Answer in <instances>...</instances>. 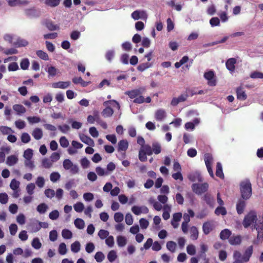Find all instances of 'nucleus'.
<instances>
[{
	"mask_svg": "<svg viewBox=\"0 0 263 263\" xmlns=\"http://www.w3.org/2000/svg\"><path fill=\"white\" fill-rule=\"evenodd\" d=\"M63 167L66 170H69L72 174L78 173L79 168L77 164H74L70 160L68 159H65L63 162Z\"/></svg>",
	"mask_w": 263,
	"mask_h": 263,
	"instance_id": "5",
	"label": "nucleus"
},
{
	"mask_svg": "<svg viewBox=\"0 0 263 263\" xmlns=\"http://www.w3.org/2000/svg\"><path fill=\"white\" fill-rule=\"evenodd\" d=\"M117 258V252L115 250L110 251L107 254V259L110 262L114 261Z\"/></svg>",
	"mask_w": 263,
	"mask_h": 263,
	"instance_id": "48",
	"label": "nucleus"
},
{
	"mask_svg": "<svg viewBox=\"0 0 263 263\" xmlns=\"http://www.w3.org/2000/svg\"><path fill=\"white\" fill-rule=\"evenodd\" d=\"M236 62V60L234 58L228 59L226 63L227 69L231 71H233L235 69V64Z\"/></svg>",
	"mask_w": 263,
	"mask_h": 263,
	"instance_id": "29",
	"label": "nucleus"
},
{
	"mask_svg": "<svg viewBox=\"0 0 263 263\" xmlns=\"http://www.w3.org/2000/svg\"><path fill=\"white\" fill-rule=\"evenodd\" d=\"M192 191L197 195H200L206 192L209 189V184L207 182L202 183H193L192 185Z\"/></svg>",
	"mask_w": 263,
	"mask_h": 263,
	"instance_id": "4",
	"label": "nucleus"
},
{
	"mask_svg": "<svg viewBox=\"0 0 263 263\" xmlns=\"http://www.w3.org/2000/svg\"><path fill=\"white\" fill-rule=\"evenodd\" d=\"M35 189V184L34 183H30L26 185V190L27 194L32 195L34 194V190Z\"/></svg>",
	"mask_w": 263,
	"mask_h": 263,
	"instance_id": "43",
	"label": "nucleus"
},
{
	"mask_svg": "<svg viewBox=\"0 0 263 263\" xmlns=\"http://www.w3.org/2000/svg\"><path fill=\"white\" fill-rule=\"evenodd\" d=\"M166 247L168 251L172 253H174L177 248V244L173 241H168L166 242Z\"/></svg>",
	"mask_w": 263,
	"mask_h": 263,
	"instance_id": "37",
	"label": "nucleus"
},
{
	"mask_svg": "<svg viewBox=\"0 0 263 263\" xmlns=\"http://www.w3.org/2000/svg\"><path fill=\"white\" fill-rule=\"evenodd\" d=\"M18 161V156L15 155H12L7 157L6 163L7 165L12 166L17 163Z\"/></svg>",
	"mask_w": 263,
	"mask_h": 263,
	"instance_id": "19",
	"label": "nucleus"
},
{
	"mask_svg": "<svg viewBox=\"0 0 263 263\" xmlns=\"http://www.w3.org/2000/svg\"><path fill=\"white\" fill-rule=\"evenodd\" d=\"M28 228L32 233H35L40 230L39 221L32 220L29 224Z\"/></svg>",
	"mask_w": 263,
	"mask_h": 263,
	"instance_id": "15",
	"label": "nucleus"
},
{
	"mask_svg": "<svg viewBox=\"0 0 263 263\" xmlns=\"http://www.w3.org/2000/svg\"><path fill=\"white\" fill-rule=\"evenodd\" d=\"M215 213L217 215H221L224 216L227 214V211L224 207L220 206L217 207L216 209V210L215 211Z\"/></svg>",
	"mask_w": 263,
	"mask_h": 263,
	"instance_id": "63",
	"label": "nucleus"
},
{
	"mask_svg": "<svg viewBox=\"0 0 263 263\" xmlns=\"http://www.w3.org/2000/svg\"><path fill=\"white\" fill-rule=\"evenodd\" d=\"M45 70L48 74V78L54 77L60 73L59 70L53 66H47Z\"/></svg>",
	"mask_w": 263,
	"mask_h": 263,
	"instance_id": "20",
	"label": "nucleus"
},
{
	"mask_svg": "<svg viewBox=\"0 0 263 263\" xmlns=\"http://www.w3.org/2000/svg\"><path fill=\"white\" fill-rule=\"evenodd\" d=\"M149 202H150V203L153 204L154 209L156 210H157L158 211H161L162 210V205L159 202H158L157 201H155L153 199H151L149 200Z\"/></svg>",
	"mask_w": 263,
	"mask_h": 263,
	"instance_id": "57",
	"label": "nucleus"
},
{
	"mask_svg": "<svg viewBox=\"0 0 263 263\" xmlns=\"http://www.w3.org/2000/svg\"><path fill=\"white\" fill-rule=\"evenodd\" d=\"M114 104H115L117 105V108L118 109H120V106L119 103L115 100H111L105 101L103 103V105L106 107L105 109H103V110L102 112V115L104 117L107 118L111 117L112 115L114 113V110L111 107H108V105L109 104L113 105Z\"/></svg>",
	"mask_w": 263,
	"mask_h": 263,
	"instance_id": "3",
	"label": "nucleus"
},
{
	"mask_svg": "<svg viewBox=\"0 0 263 263\" xmlns=\"http://www.w3.org/2000/svg\"><path fill=\"white\" fill-rule=\"evenodd\" d=\"M33 151L31 148L26 149L23 154V157L25 160L32 159Z\"/></svg>",
	"mask_w": 263,
	"mask_h": 263,
	"instance_id": "41",
	"label": "nucleus"
},
{
	"mask_svg": "<svg viewBox=\"0 0 263 263\" xmlns=\"http://www.w3.org/2000/svg\"><path fill=\"white\" fill-rule=\"evenodd\" d=\"M182 217V214L180 212L175 213L173 215L171 223L174 229H176L179 227V222L180 221Z\"/></svg>",
	"mask_w": 263,
	"mask_h": 263,
	"instance_id": "10",
	"label": "nucleus"
},
{
	"mask_svg": "<svg viewBox=\"0 0 263 263\" xmlns=\"http://www.w3.org/2000/svg\"><path fill=\"white\" fill-rule=\"evenodd\" d=\"M95 170L97 174L100 177L108 176L106 170L103 167L100 166H97Z\"/></svg>",
	"mask_w": 263,
	"mask_h": 263,
	"instance_id": "54",
	"label": "nucleus"
},
{
	"mask_svg": "<svg viewBox=\"0 0 263 263\" xmlns=\"http://www.w3.org/2000/svg\"><path fill=\"white\" fill-rule=\"evenodd\" d=\"M203 199L210 206H213L214 203V199L209 194H206L203 197Z\"/></svg>",
	"mask_w": 263,
	"mask_h": 263,
	"instance_id": "38",
	"label": "nucleus"
},
{
	"mask_svg": "<svg viewBox=\"0 0 263 263\" xmlns=\"http://www.w3.org/2000/svg\"><path fill=\"white\" fill-rule=\"evenodd\" d=\"M28 44V42L20 37H16L15 41L13 43V45L17 47H25Z\"/></svg>",
	"mask_w": 263,
	"mask_h": 263,
	"instance_id": "25",
	"label": "nucleus"
},
{
	"mask_svg": "<svg viewBox=\"0 0 263 263\" xmlns=\"http://www.w3.org/2000/svg\"><path fill=\"white\" fill-rule=\"evenodd\" d=\"M70 82L69 81H60L53 83L51 85L52 87L54 88L66 89L70 86Z\"/></svg>",
	"mask_w": 263,
	"mask_h": 263,
	"instance_id": "18",
	"label": "nucleus"
},
{
	"mask_svg": "<svg viewBox=\"0 0 263 263\" xmlns=\"http://www.w3.org/2000/svg\"><path fill=\"white\" fill-rule=\"evenodd\" d=\"M145 91V88L144 87H140L138 88L126 91L125 92V94L128 96L130 99H135L139 95H142Z\"/></svg>",
	"mask_w": 263,
	"mask_h": 263,
	"instance_id": "6",
	"label": "nucleus"
},
{
	"mask_svg": "<svg viewBox=\"0 0 263 263\" xmlns=\"http://www.w3.org/2000/svg\"><path fill=\"white\" fill-rule=\"evenodd\" d=\"M128 147V142L126 140H122L118 142V150L119 152H125Z\"/></svg>",
	"mask_w": 263,
	"mask_h": 263,
	"instance_id": "24",
	"label": "nucleus"
},
{
	"mask_svg": "<svg viewBox=\"0 0 263 263\" xmlns=\"http://www.w3.org/2000/svg\"><path fill=\"white\" fill-rule=\"evenodd\" d=\"M31 246L36 250L40 249L42 247V243L40 242L39 238L37 237L34 238L32 241Z\"/></svg>",
	"mask_w": 263,
	"mask_h": 263,
	"instance_id": "45",
	"label": "nucleus"
},
{
	"mask_svg": "<svg viewBox=\"0 0 263 263\" xmlns=\"http://www.w3.org/2000/svg\"><path fill=\"white\" fill-rule=\"evenodd\" d=\"M59 253L61 255L66 254L67 252V249L66 244L64 242L60 243L58 247Z\"/></svg>",
	"mask_w": 263,
	"mask_h": 263,
	"instance_id": "42",
	"label": "nucleus"
},
{
	"mask_svg": "<svg viewBox=\"0 0 263 263\" xmlns=\"http://www.w3.org/2000/svg\"><path fill=\"white\" fill-rule=\"evenodd\" d=\"M48 209V206L45 203H42L39 204L36 207V211L40 214H45Z\"/></svg>",
	"mask_w": 263,
	"mask_h": 263,
	"instance_id": "33",
	"label": "nucleus"
},
{
	"mask_svg": "<svg viewBox=\"0 0 263 263\" xmlns=\"http://www.w3.org/2000/svg\"><path fill=\"white\" fill-rule=\"evenodd\" d=\"M20 185V181L16 180L15 179H13L10 183V187L12 190L19 189Z\"/></svg>",
	"mask_w": 263,
	"mask_h": 263,
	"instance_id": "56",
	"label": "nucleus"
},
{
	"mask_svg": "<svg viewBox=\"0 0 263 263\" xmlns=\"http://www.w3.org/2000/svg\"><path fill=\"white\" fill-rule=\"evenodd\" d=\"M36 55L41 59L47 61L49 60V57L47 53L42 50H37L36 51Z\"/></svg>",
	"mask_w": 263,
	"mask_h": 263,
	"instance_id": "61",
	"label": "nucleus"
},
{
	"mask_svg": "<svg viewBox=\"0 0 263 263\" xmlns=\"http://www.w3.org/2000/svg\"><path fill=\"white\" fill-rule=\"evenodd\" d=\"M117 243L119 247L122 248L126 245L127 239L123 236H118L117 237Z\"/></svg>",
	"mask_w": 263,
	"mask_h": 263,
	"instance_id": "31",
	"label": "nucleus"
},
{
	"mask_svg": "<svg viewBox=\"0 0 263 263\" xmlns=\"http://www.w3.org/2000/svg\"><path fill=\"white\" fill-rule=\"evenodd\" d=\"M204 160L205 165H212L213 162V158L212 156L210 154H205L204 155Z\"/></svg>",
	"mask_w": 263,
	"mask_h": 263,
	"instance_id": "50",
	"label": "nucleus"
},
{
	"mask_svg": "<svg viewBox=\"0 0 263 263\" xmlns=\"http://www.w3.org/2000/svg\"><path fill=\"white\" fill-rule=\"evenodd\" d=\"M253 251V248L252 246H249L248 248H247L245 252L242 255V262H248L250 257L251 256Z\"/></svg>",
	"mask_w": 263,
	"mask_h": 263,
	"instance_id": "14",
	"label": "nucleus"
},
{
	"mask_svg": "<svg viewBox=\"0 0 263 263\" xmlns=\"http://www.w3.org/2000/svg\"><path fill=\"white\" fill-rule=\"evenodd\" d=\"M32 135L35 140H40L43 137L42 130L40 128H35L32 131Z\"/></svg>",
	"mask_w": 263,
	"mask_h": 263,
	"instance_id": "30",
	"label": "nucleus"
},
{
	"mask_svg": "<svg viewBox=\"0 0 263 263\" xmlns=\"http://www.w3.org/2000/svg\"><path fill=\"white\" fill-rule=\"evenodd\" d=\"M229 243L232 245H238L241 241V237L240 236H232L229 240Z\"/></svg>",
	"mask_w": 263,
	"mask_h": 263,
	"instance_id": "34",
	"label": "nucleus"
},
{
	"mask_svg": "<svg viewBox=\"0 0 263 263\" xmlns=\"http://www.w3.org/2000/svg\"><path fill=\"white\" fill-rule=\"evenodd\" d=\"M153 152L155 154L158 155L161 152V146L159 143L158 142H154L152 143Z\"/></svg>",
	"mask_w": 263,
	"mask_h": 263,
	"instance_id": "39",
	"label": "nucleus"
},
{
	"mask_svg": "<svg viewBox=\"0 0 263 263\" xmlns=\"http://www.w3.org/2000/svg\"><path fill=\"white\" fill-rule=\"evenodd\" d=\"M0 132L3 135H7L10 133H13L14 131L10 127L5 126H0Z\"/></svg>",
	"mask_w": 263,
	"mask_h": 263,
	"instance_id": "60",
	"label": "nucleus"
},
{
	"mask_svg": "<svg viewBox=\"0 0 263 263\" xmlns=\"http://www.w3.org/2000/svg\"><path fill=\"white\" fill-rule=\"evenodd\" d=\"M188 96L186 94H182L179 96L178 98H174L171 101V104L175 106L177 105L179 103L185 101Z\"/></svg>",
	"mask_w": 263,
	"mask_h": 263,
	"instance_id": "17",
	"label": "nucleus"
},
{
	"mask_svg": "<svg viewBox=\"0 0 263 263\" xmlns=\"http://www.w3.org/2000/svg\"><path fill=\"white\" fill-rule=\"evenodd\" d=\"M216 175L221 179L224 178L222 165L220 162H217L216 164Z\"/></svg>",
	"mask_w": 263,
	"mask_h": 263,
	"instance_id": "35",
	"label": "nucleus"
},
{
	"mask_svg": "<svg viewBox=\"0 0 263 263\" xmlns=\"http://www.w3.org/2000/svg\"><path fill=\"white\" fill-rule=\"evenodd\" d=\"M131 16L134 20H145L147 17L146 12L144 10H136L132 13Z\"/></svg>",
	"mask_w": 263,
	"mask_h": 263,
	"instance_id": "8",
	"label": "nucleus"
},
{
	"mask_svg": "<svg viewBox=\"0 0 263 263\" xmlns=\"http://www.w3.org/2000/svg\"><path fill=\"white\" fill-rule=\"evenodd\" d=\"M140 149L148 156L152 155L153 154V152L152 146L151 147L149 145L146 144L141 146Z\"/></svg>",
	"mask_w": 263,
	"mask_h": 263,
	"instance_id": "53",
	"label": "nucleus"
},
{
	"mask_svg": "<svg viewBox=\"0 0 263 263\" xmlns=\"http://www.w3.org/2000/svg\"><path fill=\"white\" fill-rule=\"evenodd\" d=\"M166 117V112L163 109H157L155 113V118L159 122L163 121Z\"/></svg>",
	"mask_w": 263,
	"mask_h": 263,
	"instance_id": "11",
	"label": "nucleus"
},
{
	"mask_svg": "<svg viewBox=\"0 0 263 263\" xmlns=\"http://www.w3.org/2000/svg\"><path fill=\"white\" fill-rule=\"evenodd\" d=\"M131 210L132 212L136 215H139L141 213L147 214L149 211L148 209L145 205H134L132 208Z\"/></svg>",
	"mask_w": 263,
	"mask_h": 263,
	"instance_id": "7",
	"label": "nucleus"
},
{
	"mask_svg": "<svg viewBox=\"0 0 263 263\" xmlns=\"http://www.w3.org/2000/svg\"><path fill=\"white\" fill-rule=\"evenodd\" d=\"M62 237L66 239H69L72 237V232L68 229H63L62 231Z\"/></svg>",
	"mask_w": 263,
	"mask_h": 263,
	"instance_id": "52",
	"label": "nucleus"
},
{
	"mask_svg": "<svg viewBox=\"0 0 263 263\" xmlns=\"http://www.w3.org/2000/svg\"><path fill=\"white\" fill-rule=\"evenodd\" d=\"M70 249L71 251L74 253L79 252L81 249V244L80 242L78 241H76L71 243L70 246Z\"/></svg>",
	"mask_w": 263,
	"mask_h": 263,
	"instance_id": "36",
	"label": "nucleus"
},
{
	"mask_svg": "<svg viewBox=\"0 0 263 263\" xmlns=\"http://www.w3.org/2000/svg\"><path fill=\"white\" fill-rule=\"evenodd\" d=\"M242 225L245 228H250L252 231L256 230L257 232V237L253 241V243L258 245L263 240V217H257L256 213L250 211L244 217Z\"/></svg>",
	"mask_w": 263,
	"mask_h": 263,
	"instance_id": "1",
	"label": "nucleus"
},
{
	"mask_svg": "<svg viewBox=\"0 0 263 263\" xmlns=\"http://www.w3.org/2000/svg\"><path fill=\"white\" fill-rule=\"evenodd\" d=\"M25 13L30 17H37L39 16V13L34 8L25 9Z\"/></svg>",
	"mask_w": 263,
	"mask_h": 263,
	"instance_id": "28",
	"label": "nucleus"
},
{
	"mask_svg": "<svg viewBox=\"0 0 263 263\" xmlns=\"http://www.w3.org/2000/svg\"><path fill=\"white\" fill-rule=\"evenodd\" d=\"M74 224L76 228L79 229H83L84 228V221L81 218H77L74 220Z\"/></svg>",
	"mask_w": 263,
	"mask_h": 263,
	"instance_id": "44",
	"label": "nucleus"
},
{
	"mask_svg": "<svg viewBox=\"0 0 263 263\" xmlns=\"http://www.w3.org/2000/svg\"><path fill=\"white\" fill-rule=\"evenodd\" d=\"M79 138L81 141L85 144L91 146H95L94 141L89 137L84 134H79Z\"/></svg>",
	"mask_w": 263,
	"mask_h": 263,
	"instance_id": "16",
	"label": "nucleus"
},
{
	"mask_svg": "<svg viewBox=\"0 0 263 263\" xmlns=\"http://www.w3.org/2000/svg\"><path fill=\"white\" fill-rule=\"evenodd\" d=\"M236 93H237V98L238 100H245L247 96L246 93V91L244 90V88L242 87H239L236 89Z\"/></svg>",
	"mask_w": 263,
	"mask_h": 263,
	"instance_id": "23",
	"label": "nucleus"
},
{
	"mask_svg": "<svg viewBox=\"0 0 263 263\" xmlns=\"http://www.w3.org/2000/svg\"><path fill=\"white\" fill-rule=\"evenodd\" d=\"M234 258L235 260L234 262L236 263H243L242 262V255L239 251H235L233 254Z\"/></svg>",
	"mask_w": 263,
	"mask_h": 263,
	"instance_id": "51",
	"label": "nucleus"
},
{
	"mask_svg": "<svg viewBox=\"0 0 263 263\" xmlns=\"http://www.w3.org/2000/svg\"><path fill=\"white\" fill-rule=\"evenodd\" d=\"M27 119L30 124L37 123L41 121V118L37 116L28 117Z\"/></svg>",
	"mask_w": 263,
	"mask_h": 263,
	"instance_id": "62",
	"label": "nucleus"
},
{
	"mask_svg": "<svg viewBox=\"0 0 263 263\" xmlns=\"http://www.w3.org/2000/svg\"><path fill=\"white\" fill-rule=\"evenodd\" d=\"M188 179L192 182H202L203 178L201 174L198 172H194L190 173L187 176Z\"/></svg>",
	"mask_w": 263,
	"mask_h": 263,
	"instance_id": "9",
	"label": "nucleus"
},
{
	"mask_svg": "<svg viewBox=\"0 0 263 263\" xmlns=\"http://www.w3.org/2000/svg\"><path fill=\"white\" fill-rule=\"evenodd\" d=\"M84 208V204L81 202H78L73 205L74 210L77 213H81Z\"/></svg>",
	"mask_w": 263,
	"mask_h": 263,
	"instance_id": "46",
	"label": "nucleus"
},
{
	"mask_svg": "<svg viewBox=\"0 0 263 263\" xmlns=\"http://www.w3.org/2000/svg\"><path fill=\"white\" fill-rule=\"evenodd\" d=\"M24 165L30 171H33L35 167L34 162L32 159L25 160Z\"/></svg>",
	"mask_w": 263,
	"mask_h": 263,
	"instance_id": "40",
	"label": "nucleus"
},
{
	"mask_svg": "<svg viewBox=\"0 0 263 263\" xmlns=\"http://www.w3.org/2000/svg\"><path fill=\"white\" fill-rule=\"evenodd\" d=\"M109 234V233L108 231L103 229L100 230L98 233V236L102 240L106 239Z\"/></svg>",
	"mask_w": 263,
	"mask_h": 263,
	"instance_id": "58",
	"label": "nucleus"
},
{
	"mask_svg": "<svg viewBox=\"0 0 263 263\" xmlns=\"http://www.w3.org/2000/svg\"><path fill=\"white\" fill-rule=\"evenodd\" d=\"M17 36L12 33H6L4 35V40L9 43L13 45L14 42L15 41Z\"/></svg>",
	"mask_w": 263,
	"mask_h": 263,
	"instance_id": "27",
	"label": "nucleus"
},
{
	"mask_svg": "<svg viewBox=\"0 0 263 263\" xmlns=\"http://www.w3.org/2000/svg\"><path fill=\"white\" fill-rule=\"evenodd\" d=\"M45 25L50 31L58 30L60 29V26L58 24H55L51 20H46L44 23Z\"/></svg>",
	"mask_w": 263,
	"mask_h": 263,
	"instance_id": "22",
	"label": "nucleus"
},
{
	"mask_svg": "<svg viewBox=\"0 0 263 263\" xmlns=\"http://www.w3.org/2000/svg\"><path fill=\"white\" fill-rule=\"evenodd\" d=\"M152 64L150 63H144L138 65L137 69L140 71H143L146 69L151 67Z\"/></svg>",
	"mask_w": 263,
	"mask_h": 263,
	"instance_id": "59",
	"label": "nucleus"
},
{
	"mask_svg": "<svg viewBox=\"0 0 263 263\" xmlns=\"http://www.w3.org/2000/svg\"><path fill=\"white\" fill-rule=\"evenodd\" d=\"M13 109L16 112L17 115L21 116L26 112V109L21 104H15L12 107Z\"/></svg>",
	"mask_w": 263,
	"mask_h": 263,
	"instance_id": "26",
	"label": "nucleus"
},
{
	"mask_svg": "<svg viewBox=\"0 0 263 263\" xmlns=\"http://www.w3.org/2000/svg\"><path fill=\"white\" fill-rule=\"evenodd\" d=\"M241 197L243 199H249L252 195L251 184L250 181L246 180L241 182L240 185Z\"/></svg>",
	"mask_w": 263,
	"mask_h": 263,
	"instance_id": "2",
	"label": "nucleus"
},
{
	"mask_svg": "<svg viewBox=\"0 0 263 263\" xmlns=\"http://www.w3.org/2000/svg\"><path fill=\"white\" fill-rule=\"evenodd\" d=\"M60 3V0H45V4L50 7H55L58 6Z\"/></svg>",
	"mask_w": 263,
	"mask_h": 263,
	"instance_id": "49",
	"label": "nucleus"
},
{
	"mask_svg": "<svg viewBox=\"0 0 263 263\" xmlns=\"http://www.w3.org/2000/svg\"><path fill=\"white\" fill-rule=\"evenodd\" d=\"M231 232L229 229H226L222 230L220 233V237L221 239H228L231 235Z\"/></svg>",
	"mask_w": 263,
	"mask_h": 263,
	"instance_id": "47",
	"label": "nucleus"
},
{
	"mask_svg": "<svg viewBox=\"0 0 263 263\" xmlns=\"http://www.w3.org/2000/svg\"><path fill=\"white\" fill-rule=\"evenodd\" d=\"M190 233L191 239L193 240L197 239L198 238V230L196 227H192L190 228Z\"/></svg>",
	"mask_w": 263,
	"mask_h": 263,
	"instance_id": "32",
	"label": "nucleus"
},
{
	"mask_svg": "<svg viewBox=\"0 0 263 263\" xmlns=\"http://www.w3.org/2000/svg\"><path fill=\"white\" fill-rule=\"evenodd\" d=\"M204 78L208 80V83L210 86H215L216 81L214 79V73L212 71H209L204 73Z\"/></svg>",
	"mask_w": 263,
	"mask_h": 263,
	"instance_id": "12",
	"label": "nucleus"
},
{
	"mask_svg": "<svg viewBox=\"0 0 263 263\" xmlns=\"http://www.w3.org/2000/svg\"><path fill=\"white\" fill-rule=\"evenodd\" d=\"M246 206V202L245 199L242 198L239 199L236 203V211L239 215L243 213Z\"/></svg>",
	"mask_w": 263,
	"mask_h": 263,
	"instance_id": "13",
	"label": "nucleus"
},
{
	"mask_svg": "<svg viewBox=\"0 0 263 263\" xmlns=\"http://www.w3.org/2000/svg\"><path fill=\"white\" fill-rule=\"evenodd\" d=\"M106 245L109 248H112L115 244L114 238L112 236H108L105 239Z\"/></svg>",
	"mask_w": 263,
	"mask_h": 263,
	"instance_id": "64",
	"label": "nucleus"
},
{
	"mask_svg": "<svg viewBox=\"0 0 263 263\" xmlns=\"http://www.w3.org/2000/svg\"><path fill=\"white\" fill-rule=\"evenodd\" d=\"M45 183V179L43 177L39 176L37 177L35 184L37 185L39 188H42L44 187Z\"/></svg>",
	"mask_w": 263,
	"mask_h": 263,
	"instance_id": "55",
	"label": "nucleus"
},
{
	"mask_svg": "<svg viewBox=\"0 0 263 263\" xmlns=\"http://www.w3.org/2000/svg\"><path fill=\"white\" fill-rule=\"evenodd\" d=\"M214 227L213 223L211 221H207L203 223L202 230L204 234L208 235L213 230Z\"/></svg>",
	"mask_w": 263,
	"mask_h": 263,
	"instance_id": "21",
	"label": "nucleus"
}]
</instances>
